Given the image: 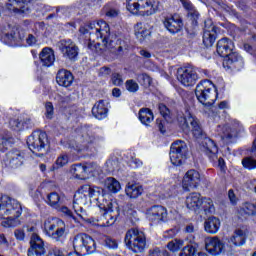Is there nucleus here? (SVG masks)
Returning <instances> with one entry per match:
<instances>
[{
    "instance_id": "obj_1",
    "label": "nucleus",
    "mask_w": 256,
    "mask_h": 256,
    "mask_svg": "<svg viewBox=\"0 0 256 256\" xmlns=\"http://www.w3.org/2000/svg\"><path fill=\"white\" fill-rule=\"evenodd\" d=\"M81 35L89 34V41L95 43V47H99V51H111L112 53H121L123 49H127V42L118 40L115 42L111 37V28L107 22L100 20L89 23L86 26H81L79 29Z\"/></svg>"
},
{
    "instance_id": "obj_2",
    "label": "nucleus",
    "mask_w": 256,
    "mask_h": 256,
    "mask_svg": "<svg viewBox=\"0 0 256 256\" xmlns=\"http://www.w3.org/2000/svg\"><path fill=\"white\" fill-rule=\"evenodd\" d=\"M106 196L107 195H105V190H103V188L91 187L90 185H83L74 194L73 209L77 207H85V205H88L92 201L96 203L98 207L99 205L105 207Z\"/></svg>"
},
{
    "instance_id": "obj_3",
    "label": "nucleus",
    "mask_w": 256,
    "mask_h": 256,
    "mask_svg": "<svg viewBox=\"0 0 256 256\" xmlns=\"http://www.w3.org/2000/svg\"><path fill=\"white\" fill-rule=\"evenodd\" d=\"M185 205L190 211H194L196 215H201V213H213L215 211V206L213 205V200L211 198H203L200 193L192 192L185 200Z\"/></svg>"
},
{
    "instance_id": "obj_4",
    "label": "nucleus",
    "mask_w": 256,
    "mask_h": 256,
    "mask_svg": "<svg viewBox=\"0 0 256 256\" xmlns=\"http://www.w3.org/2000/svg\"><path fill=\"white\" fill-rule=\"evenodd\" d=\"M81 141L76 145V151L79 153H95L98 147L105 141L103 137L95 135L91 129L83 128Z\"/></svg>"
},
{
    "instance_id": "obj_5",
    "label": "nucleus",
    "mask_w": 256,
    "mask_h": 256,
    "mask_svg": "<svg viewBox=\"0 0 256 256\" xmlns=\"http://www.w3.org/2000/svg\"><path fill=\"white\" fill-rule=\"evenodd\" d=\"M158 4L157 0H126L127 11L132 15H154Z\"/></svg>"
},
{
    "instance_id": "obj_6",
    "label": "nucleus",
    "mask_w": 256,
    "mask_h": 256,
    "mask_svg": "<svg viewBox=\"0 0 256 256\" xmlns=\"http://www.w3.org/2000/svg\"><path fill=\"white\" fill-rule=\"evenodd\" d=\"M27 145L32 151L38 155V157H43L44 153H47L49 149V138L47 137V133L37 130L34 131L27 139Z\"/></svg>"
},
{
    "instance_id": "obj_7",
    "label": "nucleus",
    "mask_w": 256,
    "mask_h": 256,
    "mask_svg": "<svg viewBox=\"0 0 256 256\" xmlns=\"http://www.w3.org/2000/svg\"><path fill=\"white\" fill-rule=\"evenodd\" d=\"M104 201L106 205H98L100 209L105 211L104 215L100 218V227H111V225H114L115 221H117V217H119V204L113 201L109 195L104 197Z\"/></svg>"
},
{
    "instance_id": "obj_8",
    "label": "nucleus",
    "mask_w": 256,
    "mask_h": 256,
    "mask_svg": "<svg viewBox=\"0 0 256 256\" xmlns=\"http://www.w3.org/2000/svg\"><path fill=\"white\" fill-rule=\"evenodd\" d=\"M124 241L127 247L134 251V253H143L147 245L145 233L136 228H131L126 232Z\"/></svg>"
},
{
    "instance_id": "obj_9",
    "label": "nucleus",
    "mask_w": 256,
    "mask_h": 256,
    "mask_svg": "<svg viewBox=\"0 0 256 256\" xmlns=\"http://www.w3.org/2000/svg\"><path fill=\"white\" fill-rule=\"evenodd\" d=\"M73 247L75 251L83 255H91L97 251L95 240L85 233H80L74 237Z\"/></svg>"
},
{
    "instance_id": "obj_10",
    "label": "nucleus",
    "mask_w": 256,
    "mask_h": 256,
    "mask_svg": "<svg viewBox=\"0 0 256 256\" xmlns=\"http://www.w3.org/2000/svg\"><path fill=\"white\" fill-rule=\"evenodd\" d=\"M44 231L48 237L59 241L66 233L65 222L59 218H48L44 222Z\"/></svg>"
},
{
    "instance_id": "obj_11",
    "label": "nucleus",
    "mask_w": 256,
    "mask_h": 256,
    "mask_svg": "<svg viewBox=\"0 0 256 256\" xmlns=\"http://www.w3.org/2000/svg\"><path fill=\"white\" fill-rule=\"evenodd\" d=\"M187 160V144L182 140H177L170 147V161L172 165H183Z\"/></svg>"
},
{
    "instance_id": "obj_12",
    "label": "nucleus",
    "mask_w": 256,
    "mask_h": 256,
    "mask_svg": "<svg viewBox=\"0 0 256 256\" xmlns=\"http://www.w3.org/2000/svg\"><path fill=\"white\" fill-rule=\"evenodd\" d=\"M176 77L184 87H193L199 81L197 69L191 66L178 68Z\"/></svg>"
},
{
    "instance_id": "obj_13",
    "label": "nucleus",
    "mask_w": 256,
    "mask_h": 256,
    "mask_svg": "<svg viewBox=\"0 0 256 256\" xmlns=\"http://www.w3.org/2000/svg\"><path fill=\"white\" fill-rule=\"evenodd\" d=\"M178 123L183 131L185 133H189L190 128L189 125L192 127V133L196 139H200V137H203V129L201 128V125L199 124V120L195 118V116L189 114L187 117L180 116L178 118Z\"/></svg>"
},
{
    "instance_id": "obj_14",
    "label": "nucleus",
    "mask_w": 256,
    "mask_h": 256,
    "mask_svg": "<svg viewBox=\"0 0 256 256\" xmlns=\"http://www.w3.org/2000/svg\"><path fill=\"white\" fill-rule=\"evenodd\" d=\"M58 48L67 61H76L79 57V47L71 39L61 40L58 43Z\"/></svg>"
},
{
    "instance_id": "obj_15",
    "label": "nucleus",
    "mask_w": 256,
    "mask_h": 256,
    "mask_svg": "<svg viewBox=\"0 0 256 256\" xmlns=\"http://www.w3.org/2000/svg\"><path fill=\"white\" fill-rule=\"evenodd\" d=\"M31 0H8L6 7L9 11H13L18 17H25L31 13Z\"/></svg>"
},
{
    "instance_id": "obj_16",
    "label": "nucleus",
    "mask_w": 256,
    "mask_h": 256,
    "mask_svg": "<svg viewBox=\"0 0 256 256\" xmlns=\"http://www.w3.org/2000/svg\"><path fill=\"white\" fill-rule=\"evenodd\" d=\"M72 169L76 179H87L88 175H98L99 171H101L97 164H90L88 166L75 164Z\"/></svg>"
},
{
    "instance_id": "obj_17",
    "label": "nucleus",
    "mask_w": 256,
    "mask_h": 256,
    "mask_svg": "<svg viewBox=\"0 0 256 256\" xmlns=\"http://www.w3.org/2000/svg\"><path fill=\"white\" fill-rule=\"evenodd\" d=\"M167 215V208L159 205L152 206L146 211V217L152 223H165Z\"/></svg>"
},
{
    "instance_id": "obj_18",
    "label": "nucleus",
    "mask_w": 256,
    "mask_h": 256,
    "mask_svg": "<svg viewBox=\"0 0 256 256\" xmlns=\"http://www.w3.org/2000/svg\"><path fill=\"white\" fill-rule=\"evenodd\" d=\"M196 97H217V88L211 80L201 81L195 89Z\"/></svg>"
},
{
    "instance_id": "obj_19",
    "label": "nucleus",
    "mask_w": 256,
    "mask_h": 256,
    "mask_svg": "<svg viewBox=\"0 0 256 256\" xmlns=\"http://www.w3.org/2000/svg\"><path fill=\"white\" fill-rule=\"evenodd\" d=\"M205 249L211 255L218 256L221 253H225V243L219 239V237L205 238Z\"/></svg>"
},
{
    "instance_id": "obj_20",
    "label": "nucleus",
    "mask_w": 256,
    "mask_h": 256,
    "mask_svg": "<svg viewBox=\"0 0 256 256\" xmlns=\"http://www.w3.org/2000/svg\"><path fill=\"white\" fill-rule=\"evenodd\" d=\"M25 159V153L19 149H12L6 154L5 163L7 167L17 169L23 165Z\"/></svg>"
},
{
    "instance_id": "obj_21",
    "label": "nucleus",
    "mask_w": 256,
    "mask_h": 256,
    "mask_svg": "<svg viewBox=\"0 0 256 256\" xmlns=\"http://www.w3.org/2000/svg\"><path fill=\"white\" fill-rule=\"evenodd\" d=\"M199 183H201V174L197 170H189L183 178L182 187L185 191H190V189H197Z\"/></svg>"
},
{
    "instance_id": "obj_22",
    "label": "nucleus",
    "mask_w": 256,
    "mask_h": 256,
    "mask_svg": "<svg viewBox=\"0 0 256 256\" xmlns=\"http://www.w3.org/2000/svg\"><path fill=\"white\" fill-rule=\"evenodd\" d=\"M45 243L43 239L37 234H32L30 238V248L28 249V256H45Z\"/></svg>"
},
{
    "instance_id": "obj_23",
    "label": "nucleus",
    "mask_w": 256,
    "mask_h": 256,
    "mask_svg": "<svg viewBox=\"0 0 256 256\" xmlns=\"http://www.w3.org/2000/svg\"><path fill=\"white\" fill-rule=\"evenodd\" d=\"M215 39H217V27L214 26L212 20H206L204 22L203 43L206 47H211L215 43Z\"/></svg>"
},
{
    "instance_id": "obj_24",
    "label": "nucleus",
    "mask_w": 256,
    "mask_h": 256,
    "mask_svg": "<svg viewBox=\"0 0 256 256\" xmlns=\"http://www.w3.org/2000/svg\"><path fill=\"white\" fill-rule=\"evenodd\" d=\"M224 69H243V58L233 50L224 57L223 60Z\"/></svg>"
},
{
    "instance_id": "obj_25",
    "label": "nucleus",
    "mask_w": 256,
    "mask_h": 256,
    "mask_svg": "<svg viewBox=\"0 0 256 256\" xmlns=\"http://www.w3.org/2000/svg\"><path fill=\"white\" fill-rule=\"evenodd\" d=\"M163 23L164 27L172 34L179 33L183 27V21L179 19V16H166Z\"/></svg>"
},
{
    "instance_id": "obj_26",
    "label": "nucleus",
    "mask_w": 256,
    "mask_h": 256,
    "mask_svg": "<svg viewBox=\"0 0 256 256\" xmlns=\"http://www.w3.org/2000/svg\"><path fill=\"white\" fill-rule=\"evenodd\" d=\"M202 151L211 159V161L217 160V153L219 149L217 144L211 138H204L202 141Z\"/></svg>"
},
{
    "instance_id": "obj_27",
    "label": "nucleus",
    "mask_w": 256,
    "mask_h": 256,
    "mask_svg": "<svg viewBox=\"0 0 256 256\" xmlns=\"http://www.w3.org/2000/svg\"><path fill=\"white\" fill-rule=\"evenodd\" d=\"M233 49H235V45L229 38H222L217 43V53L220 57L225 58L227 55L232 53Z\"/></svg>"
},
{
    "instance_id": "obj_28",
    "label": "nucleus",
    "mask_w": 256,
    "mask_h": 256,
    "mask_svg": "<svg viewBox=\"0 0 256 256\" xmlns=\"http://www.w3.org/2000/svg\"><path fill=\"white\" fill-rule=\"evenodd\" d=\"M73 74L69 70H59L56 76V82L60 87H71L73 85Z\"/></svg>"
},
{
    "instance_id": "obj_29",
    "label": "nucleus",
    "mask_w": 256,
    "mask_h": 256,
    "mask_svg": "<svg viewBox=\"0 0 256 256\" xmlns=\"http://www.w3.org/2000/svg\"><path fill=\"white\" fill-rule=\"evenodd\" d=\"M43 67H51L55 63V52L50 47H45L39 53Z\"/></svg>"
},
{
    "instance_id": "obj_30",
    "label": "nucleus",
    "mask_w": 256,
    "mask_h": 256,
    "mask_svg": "<svg viewBox=\"0 0 256 256\" xmlns=\"http://www.w3.org/2000/svg\"><path fill=\"white\" fill-rule=\"evenodd\" d=\"M92 115L99 120L105 119L107 117V102L98 101L92 108Z\"/></svg>"
},
{
    "instance_id": "obj_31",
    "label": "nucleus",
    "mask_w": 256,
    "mask_h": 256,
    "mask_svg": "<svg viewBox=\"0 0 256 256\" xmlns=\"http://www.w3.org/2000/svg\"><path fill=\"white\" fill-rule=\"evenodd\" d=\"M221 227V221L217 217H210L204 222V229L206 233L215 235Z\"/></svg>"
},
{
    "instance_id": "obj_32",
    "label": "nucleus",
    "mask_w": 256,
    "mask_h": 256,
    "mask_svg": "<svg viewBox=\"0 0 256 256\" xmlns=\"http://www.w3.org/2000/svg\"><path fill=\"white\" fill-rule=\"evenodd\" d=\"M245 239H247V234H245V231L237 229L228 240V243H231L235 247H241L242 245H245Z\"/></svg>"
},
{
    "instance_id": "obj_33",
    "label": "nucleus",
    "mask_w": 256,
    "mask_h": 256,
    "mask_svg": "<svg viewBox=\"0 0 256 256\" xmlns=\"http://www.w3.org/2000/svg\"><path fill=\"white\" fill-rule=\"evenodd\" d=\"M5 208L7 213H9V211H13L10 212V214L14 217H21V213H23V208L21 207V204L15 199L9 198L7 206H4V209Z\"/></svg>"
},
{
    "instance_id": "obj_34",
    "label": "nucleus",
    "mask_w": 256,
    "mask_h": 256,
    "mask_svg": "<svg viewBox=\"0 0 256 256\" xmlns=\"http://www.w3.org/2000/svg\"><path fill=\"white\" fill-rule=\"evenodd\" d=\"M46 203L53 209H60L63 205V198L57 192H51L46 197Z\"/></svg>"
},
{
    "instance_id": "obj_35",
    "label": "nucleus",
    "mask_w": 256,
    "mask_h": 256,
    "mask_svg": "<svg viewBox=\"0 0 256 256\" xmlns=\"http://www.w3.org/2000/svg\"><path fill=\"white\" fill-rule=\"evenodd\" d=\"M241 217H255L256 215V203L245 202L238 210Z\"/></svg>"
},
{
    "instance_id": "obj_36",
    "label": "nucleus",
    "mask_w": 256,
    "mask_h": 256,
    "mask_svg": "<svg viewBox=\"0 0 256 256\" xmlns=\"http://www.w3.org/2000/svg\"><path fill=\"white\" fill-rule=\"evenodd\" d=\"M125 192L126 195L130 197V199H137V197H140V195L143 194V186L139 184L128 183Z\"/></svg>"
},
{
    "instance_id": "obj_37",
    "label": "nucleus",
    "mask_w": 256,
    "mask_h": 256,
    "mask_svg": "<svg viewBox=\"0 0 256 256\" xmlns=\"http://www.w3.org/2000/svg\"><path fill=\"white\" fill-rule=\"evenodd\" d=\"M135 35L139 41H144L151 35V31L147 29L143 23H137L134 27Z\"/></svg>"
},
{
    "instance_id": "obj_38",
    "label": "nucleus",
    "mask_w": 256,
    "mask_h": 256,
    "mask_svg": "<svg viewBox=\"0 0 256 256\" xmlns=\"http://www.w3.org/2000/svg\"><path fill=\"white\" fill-rule=\"evenodd\" d=\"M139 119L143 125L147 126L150 123H153L155 116L153 115V112L149 110V108H142L139 111Z\"/></svg>"
},
{
    "instance_id": "obj_39",
    "label": "nucleus",
    "mask_w": 256,
    "mask_h": 256,
    "mask_svg": "<svg viewBox=\"0 0 256 256\" xmlns=\"http://www.w3.org/2000/svg\"><path fill=\"white\" fill-rule=\"evenodd\" d=\"M104 185L109 193H119V191H121V184L113 177L107 178Z\"/></svg>"
},
{
    "instance_id": "obj_40",
    "label": "nucleus",
    "mask_w": 256,
    "mask_h": 256,
    "mask_svg": "<svg viewBox=\"0 0 256 256\" xmlns=\"http://www.w3.org/2000/svg\"><path fill=\"white\" fill-rule=\"evenodd\" d=\"M199 103H201L204 107H205V112H208V117H216L217 114H215V112H213V104L215 103V101L211 102L207 99V97H197Z\"/></svg>"
},
{
    "instance_id": "obj_41",
    "label": "nucleus",
    "mask_w": 256,
    "mask_h": 256,
    "mask_svg": "<svg viewBox=\"0 0 256 256\" xmlns=\"http://www.w3.org/2000/svg\"><path fill=\"white\" fill-rule=\"evenodd\" d=\"M179 256H207L205 252H197V248L193 245H188L183 248Z\"/></svg>"
},
{
    "instance_id": "obj_42",
    "label": "nucleus",
    "mask_w": 256,
    "mask_h": 256,
    "mask_svg": "<svg viewBox=\"0 0 256 256\" xmlns=\"http://www.w3.org/2000/svg\"><path fill=\"white\" fill-rule=\"evenodd\" d=\"M184 245H185V241H183L182 239L176 238L168 242L167 249L172 253H177V251H181V249H183Z\"/></svg>"
},
{
    "instance_id": "obj_43",
    "label": "nucleus",
    "mask_w": 256,
    "mask_h": 256,
    "mask_svg": "<svg viewBox=\"0 0 256 256\" xmlns=\"http://www.w3.org/2000/svg\"><path fill=\"white\" fill-rule=\"evenodd\" d=\"M1 225L5 227L6 229H9L11 227H19L21 225V220H19V217H7L1 222Z\"/></svg>"
},
{
    "instance_id": "obj_44",
    "label": "nucleus",
    "mask_w": 256,
    "mask_h": 256,
    "mask_svg": "<svg viewBox=\"0 0 256 256\" xmlns=\"http://www.w3.org/2000/svg\"><path fill=\"white\" fill-rule=\"evenodd\" d=\"M182 3L184 9L188 11V14L191 15V17H194L196 19L199 17V12H197V9H195V6H193V3L189 0H180Z\"/></svg>"
},
{
    "instance_id": "obj_45",
    "label": "nucleus",
    "mask_w": 256,
    "mask_h": 256,
    "mask_svg": "<svg viewBox=\"0 0 256 256\" xmlns=\"http://www.w3.org/2000/svg\"><path fill=\"white\" fill-rule=\"evenodd\" d=\"M217 131L223 137V139H231V137H233V131L231 130V127H229L228 125H219L217 127Z\"/></svg>"
},
{
    "instance_id": "obj_46",
    "label": "nucleus",
    "mask_w": 256,
    "mask_h": 256,
    "mask_svg": "<svg viewBox=\"0 0 256 256\" xmlns=\"http://www.w3.org/2000/svg\"><path fill=\"white\" fill-rule=\"evenodd\" d=\"M69 163V156H67V154H61L55 162V168L59 169L61 167H65V165H67Z\"/></svg>"
},
{
    "instance_id": "obj_47",
    "label": "nucleus",
    "mask_w": 256,
    "mask_h": 256,
    "mask_svg": "<svg viewBox=\"0 0 256 256\" xmlns=\"http://www.w3.org/2000/svg\"><path fill=\"white\" fill-rule=\"evenodd\" d=\"M126 89L129 91V93H137L139 91V84L135 82V80H127L126 83Z\"/></svg>"
},
{
    "instance_id": "obj_48",
    "label": "nucleus",
    "mask_w": 256,
    "mask_h": 256,
    "mask_svg": "<svg viewBox=\"0 0 256 256\" xmlns=\"http://www.w3.org/2000/svg\"><path fill=\"white\" fill-rule=\"evenodd\" d=\"M137 81L140 85H143V87H149V85H151V76L147 74H140L137 76Z\"/></svg>"
},
{
    "instance_id": "obj_49",
    "label": "nucleus",
    "mask_w": 256,
    "mask_h": 256,
    "mask_svg": "<svg viewBox=\"0 0 256 256\" xmlns=\"http://www.w3.org/2000/svg\"><path fill=\"white\" fill-rule=\"evenodd\" d=\"M13 143H14L13 137L0 138V151H5V149H7L8 147H11V145H13Z\"/></svg>"
},
{
    "instance_id": "obj_50",
    "label": "nucleus",
    "mask_w": 256,
    "mask_h": 256,
    "mask_svg": "<svg viewBox=\"0 0 256 256\" xmlns=\"http://www.w3.org/2000/svg\"><path fill=\"white\" fill-rule=\"evenodd\" d=\"M149 256H170L169 252L161 248H153L149 250Z\"/></svg>"
},
{
    "instance_id": "obj_51",
    "label": "nucleus",
    "mask_w": 256,
    "mask_h": 256,
    "mask_svg": "<svg viewBox=\"0 0 256 256\" xmlns=\"http://www.w3.org/2000/svg\"><path fill=\"white\" fill-rule=\"evenodd\" d=\"M242 165L246 169H256V160L253 158H249V157L244 158L242 160Z\"/></svg>"
},
{
    "instance_id": "obj_52",
    "label": "nucleus",
    "mask_w": 256,
    "mask_h": 256,
    "mask_svg": "<svg viewBox=\"0 0 256 256\" xmlns=\"http://www.w3.org/2000/svg\"><path fill=\"white\" fill-rule=\"evenodd\" d=\"M158 109L162 117H164V119L168 121L169 115L171 114V111L169 110V108H167L165 104H159Z\"/></svg>"
},
{
    "instance_id": "obj_53",
    "label": "nucleus",
    "mask_w": 256,
    "mask_h": 256,
    "mask_svg": "<svg viewBox=\"0 0 256 256\" xmlns=\"http://www.w3.org/2000/svg\"><path fill=\"white\" fill-rule=\"evenodd\" d=\"M111 81L116 87H121L123 85V76L119 73H114L112 74Z\"/></svg>"
},
{
    "instance_id": "obj_54",
    "label": "nucleus",
    "mask_w": 256,
    "mask_h": 256,
    "mask_svg": "<svg viewBox=\"0 0 256 256\" xmlns=\"http://www.w3.org/2000/svg\"><path fill=\"white\" fill-rule=\"evenodd\" d=\"M84 206L76 207L74 208V211L76 215L83 221H88L89 219L87 218V211L84 210Z\"/></svg>"
},
{
    "instance_id": "obj_55",
    "label": "nucleus",
    "mask_w": 256,
    "mask_h": 256,
    "mask_svg": "<svg viewBox=\"0 0 256 256\" xmlns=\"http://www.w3.org/2000/svg\"><path fill=\"white\" fill-rule=\"evenodd\" d=\"M10 126L12 129H14V131H22L23 129V124L21 121H19V119L10 120Z\"/></svg>"
},
{
    "instance_id": "obj_56",
    "label": "nucleus",
    "mask_w": 256,
    "mask_h": 256,
    "mask_svg": "<svg viewBox=\"0 0 256 256\" xmlns=\"http://www.w3.org/2000/svg\"><path fill=\"white\" fill-rule=\"evenodd\" d=\"M7 203H9V196H3V194H0V211H3V209L7 207ZM0 219H3L2 214H0Z\"/></svg>"
},
{
    "instance_id": "obj_57",
    "label": "nucleus",
    "mask_w": 256,
    "mask_h": 256,
    "mask_svg": "<svg viewBox=\"0 0 256 256\" xmlns=\"http://www.w3.org/2000/svg\"><path fill=\"white\" fill-rule=\"evenodd\" d=\"M45 109H46L45 115H46L47 119H53V113H54L53 112L54 111L53 103L47 102L45 104Z\"/></svg>"
},
{
    "instance_id": "obj_58",
    "label": "nucleus",
    "mask_w": 256,
    "mask_h": 256,
    "mask_svg": "<svg viewBox=\"0 0 256 256\" xmlns=\"http://www.w3.org/2000/svg\"><path fill=\"white\" fill-rule=\"evenodd\" d=\"M228 199L233 205H237V201H239V198H237V195H235V191H233V189L228 191Z\"/></svg>"
},
{
    "instance_id": "obj_59",
    "label": "nucleus",
    "mask_w": 256,
    "mask_h": 256,
    "mask_svg": "<svg viewBox=\"0 0 256 256\" xmlns=\"http://www.w3.org/2000/svg\"><path fill=\"white\" fill-rule=\"evenodd\" d=\"M60 211H61V213H64V215H66L67 217H72V219H74V221H77V217H75L73 215V212H71L69 210V208H67V206L60 207Z\"/></svg>"
},
{
    "instance_id": "obj_60",
    "label": "nucleus",
    "mask_w": 256,
    "mask_h": 256,
    "mask_svg": "<svg viewBox=\"0 0 256 256\" xmlns=\"http://www.w3.org/2000/svg\"><path fill=\"white\" fill-rule=\"evenodd\" d=\"M106 247H108V249H117V247H118L117 241L112 238H107L106 239Z\"/></svg>"
},
{
    "instance_id": "obj_61",
    "label": "nucleus",
    "mask_w": 256,
    "mask_h": 256,
    "mask_svg": "<svg viewBox=\"0 0 256 256\" xmlns=\"http://www.w3.org/2000/svg\"><path fill=\"white\" fill-rule=\"evenodd\" d=\"M100 77H109L111 75V68L104 66L99 70Z\"/></svg>"
},
{
    "instance_id": "obj_62",
    "label": "nucleus",
    "mask_w": 256,
    "mask_h": 256,
    "mask_svg": "<svg viewBox=\"0 0 256 256\" xmlns=\"http://www.w3.org/2000/svg\"><path fill=\"white\" fill-rule=\"evenodd\" d=\"M14 235L19 241H23V239H25V232L21 229L15 230Z\"/></svg>"
},
{
    "instance_id": "obj_63",
    "label": "nucleus",
    "mask_w": 256,
    "mask_h": 256,
    "mask_svg": "<svg viewBox=\"0 0 256 256\" xmlns=\"http://www.w3.org/2000/svg\"><path fill=\"white\" fill-rule=\"evenodd\" d=\"M156 125L161 133H165V121L156 119Z\"/></svg>"
},
{
    "instance_id": "obj_64",
    "label": "nucleus",
    "mask_w": 256,
    "mask_h": 256,
    "mask_svg": "<svg viewBox=\"0 0 256 256\" xmlns=\"http://www.w3.org/2000/svg\"><path fill=\"white\" fill-rule=\"evenodd\" d=\"M4 41H6V43H13V41H15V34H5Z\"/></svg>"
}]
</instances>
